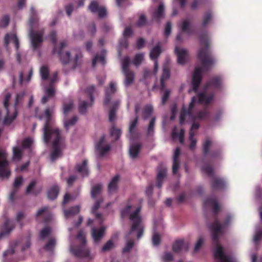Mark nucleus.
<instances>
[{"label":"nucleus","instance_id":"1","mask_svg":"<svg viewBox=\"0 0 262 262\" xmlns=\"http://www.w3.org/2000/svg\"><path fill=\"white\" fill-rule=\"evenodd\" d=\"M204 206L211 205L213 209V213L214 216V221L211 224L210 229L212 235L213 243L215 245L214 257L220 259V262H232L230 256L224 254L223 248L219 245V237L222 233V228L227 226L231 222V217L228 215L225 220L221 224L217 219V214L220 210L217 200L214 198H207L204 203Z\"/></svg>","mask_w":262,"mask_h":262},{"label":"nucleus","instance_id":"2","mask_svg":"<svg viewBox=\"0 0 262 262\" xmlns=\"http://www.w3.org/2000/svg\"><path fill=\"white\" fill-rule=\"evenodd\" d=\"M198 57L201 66L198 65L195 67L191 81L193 90L195 92L198 91L202 81V73L208 71L214 63L213 58L208 53L207 50H200Z\"/></svg>","mask_w":262,"mask_h":262},{"label":"nucleus","instance_id":"3","mask_svg":"<svg viewBox=\"0 0 262 262\" xmlns=\"http://www.w3.org/2000/svg\"><path fill=\"white\" fill-rule=\"evenodd\" d=\"M132 207V206L130 205L125 206L121 210L120 215L122 219L128 217L130 221L132 222L130 230L126 236L127 238L128 237L129 234H131L132 232H136L137 237L139 239L143 236L144 230V226L140 215L141 208V207H138L134 212H131Z\"/></svg>","mask_w":262,"mask_h":262},{"label":"nucleus","instance_id":"4","mask_svg":"<svg viewBox=\"0 0 262 262\" xmlns=\"http://www.w3.org/2000/svg\"><path fill=\"white\" fill-rule=\"evenodd\" d=\"M198 101H199V99L198 100L197 97L194 96L192 98L187 109L184 106L182 107L180 116V123L181 124L184 123L186 117H188L189 119L192 121H194L196 119L205 120L209 117V112L207 108L199 111L195 115L193 114L192 110Z\"/></svg>","mask_w":262,"mask_h":262},{"label":"nucleus","instance_id":"5","mask_svg":"<svg viewBox=\"0 0 262 262\" xmlns=\"http://www.w3.org/2000/svg\"><path fill=\"white\" fill-rule=\"evenodd\" d=\"M31 13L29 18V36L32 47L35 49L38 47L42 42L43 31L35 32L34 29L38 26V16L37 12L33 7H31Z\"/></svg>","mask_w":262,"mask_h":262},{"label":"nucleus","instance_id":"6","mask_svg":"<svg viewBox=\"0 0 262 262\" xmlns=\"http://www.w3.org/2000/svg\"><path fill=\"white\" fill-rule=\"evenodd\" d=\"M222 80L220 76H216L210 78L206 83L204 91L199 95V103L208 104L214 97L213 93H208L209 88L217 90L221 88Z\"/></svg>","mask_w":262,"mask_h":262},{"label":"nucleus","instance_id":"7","mask_svg":"<svg viewBox=\"0 0 262 262\" xmlns=\"http://www.w3.org/2000/svg\"><path fill=\"white\" fill-rule=\"evenodd\" d=\"M77 238L80 241L81 244L76 247L71 246L70 248L71 252L76 257H88L90 254V250L85 245V237L82 231L80 230L78 232Z\"/></svg>","mask_w":262,"mask_h":262},{"label":"nucleus","instance_id":"8","mask_svg":"<svg viewBox=\"0 0 262 262\" xmlns=\"http://www.w3.org/2000/svg\"><path fill=\"white\" fill-rule=\"evenodd\" d=\"M45 115L46 120L43 128V140L45 142L48 144L51 139L52 134H53L55 130H57V132L60 131L58 128H54L51 126V112L49 108L46 109Z\"/></svg>","mask_w":262,"mask_h":262},{"label":"nucleus","instance_id":"9","mask_svg":"<svg viewBox=\"0 0 262 262\" xmlns=\"http://www.w3.org/2000/svg\"><path fill=\"white\" fill-rule=\"evenodd\" d=\"M95 91V88L94 85L88 86L85 91V94L87 95L90 100V102L86 100H80L78 104V110L81 114H86L87 107L91 106L93 104L94 98V93Z\"/></svg>","mask_w":262,"mask_h":262},{"label":"nucleus","instance_id":"10","mask_svg":"<svg viewBox=\"0 0 262 262\" xmlns=\"http://www.w3.org/2000/svg\"><path fill=\"white\" fill-rule=\"evenodd\" d=\"M61 138L60 132H57V130L54 131V133L51 135V139H53V150L51 155L52 160L57 159L61 153L59 145Z\"/></svg>","mask_w":262,"mask_h":262},{"label":"nucleus","instance_id":"11","mask_svg":"<svg viewBox=\"0 0 262 262\" xmlns=\"http://www.w3.org/2000/svg\"><path fill=\"white\" fill-rule=\"evenodd\" d=\"M105 141V135H103L95 145V152L98 158L103 157L111 150V146L109 144L103 146Z\"/></svg>","mask_w":262,"mask_h":262},{"label":"nucleus","instance_id":"12","mask_svg":"<svg viewBox=\"0 0 262 262\" xmlns=\"http://www.w3.org/2000/svg\"><path fill=\"white\" fill-rule=\"evenodd\" d=\"M7 156V155L5 151L0 150V178H8L10 174Z\"/></svg>","mask_w":262,"mask_h":262},{"label":"nucleus","instance_id":"13","mask_svg":"<svg viewBox=\"0 0 262 262\" xmlns=\"http://www.w3.org/2000/svg\"><path fill=\"white\" fill-rule=\"evenodd\" d=\"M11 94L10 93H7L5 96L4 101V105L7 111V115L5 116L3 124L4 125H10L15 119L17 116V112L15 110L13 116L10 117L9 115L8 107L9 106V100L10 99Z\"/></svg>","mask_w":262,"mask_h":262},{"label":"nucleus","instance_id":"14","mask_svg":"<svg viewBox=\"0 0 262 262\" xmlns=\"http://www.w3.org/2000/svg\"><path fill=\"white\" fill-rule=\"evenodd\" d=\"M88 9L93 14L97 13L99 18H102L106 16L107 11L105 7L100 6L96 0H93L90 3Z\"/></svg>","mask_w":262,"mask_h":262},{"label":"nucleus","instance_id":"15","mask_svg":"<svg viewBox=\"0 0 262 262\" xmlns=\"http://www.w3.org/2000/svg\"><path fill=\"white\" fill-rule=\"evenodd\" d=\"M51 54L58 57L62 64L68 63L71 59V53L67 50H52Z\"/></svg>","mask_w":262,"mask_h":262},{"label":"nucleus","instance_id":"16","mask_svg":"<svg viewBox=\"0 0 262 262\" xmlns=\"http://www.w3.org/2000/svg\"><path fill=\"white\" fill-rule=\"evenodd\" d=\"M157 186L158 188H161L162 184L167 174V168L162 164H160L157 167Z\"/></svg>","mask_w":262,"mask_h":262},{"label":"nucleus","instance_id":"17","mask_svg":"<svg viewBox=\"0 0 262 262\" xmlns=\"http://www.w3.org/2000/svg\"><path fill=\"white\" fill-rule=\"evenodd\" d=\"M172 251L175 253L186 252L189 249V244L184 239L176 240L172 245Z\"/></svg>","mask_w":262,"mask_h":262},{"label":"nucleus","instance_id":"18","mask_svg":"<svg viewBox=\"0 0 262 262\" xmlns=\"http://www.w3.org/2000/svg\"><path fill=\"white\" fill-rule=\"evenodd\" d=\"M106 228L104 226L99 228L93 227L91 230V235L94 243H96L101 240L105 233Z\"/></svg>","mask_w":262,"mask_h":262},{"label":"nucleus","instance_id":"19","mask_svg":"<svg viewBox=\"0 0 262 262\" xmlns=\"http://www.w3.org/2000/svg\"><path fill=\"white\" fill-rule=\"evenodd\" d=\"M116 91V84L114 82H111L109 88L105 89V96L104 100L105 105H108L110 104Z\"/></svg>","mask_w":262,"mask_h":262},{"label":"nucleus","instance_id":"20","mask_svg":"<svg viewBox=\"0 0 262 262\" xmlns=\"http://www.w3.org/2000/svg\"><path fill=\"white\" fill-rule=\"evenodd\" d=\"M14 228V225L13 222L8 219L6 220L0 230V239L8 235Z\"/></svg>","mask_w":262,"mask_h":262},{"label":"nucleus","instance_id":"21","mask_svg":"<svg viewBox=\"0 0 262 262\" xmlns=\"http://www.w3.org/2000/svg\"><path fill=\"white\" fill-rule=\"evenodd\" d=\"M165 17V8L164 4L161 2L157 10L152 14V19L160 22Z\"/></svg>","mask_w":262,"mask_h":262},{"label":"nucleus","instance_id":"22","mask_svg":"<svg viewBox=\"0 0 262 262\" xmlns=\"http://www.w3.org/2000/svg\"><path fill=\"white\" fill-rule=\"evenodd\" d=\"M10 42L14 44V47L16 49H18L19 48V46L18 39L15 34L8 33L5 36L4 45L5 47L8 48V45Z\"/></svg>","mask_w":262,"mask_h":262},{"label":"nucleus","instance_id":"23","mask_svg":"<svg viewBox=\"0 0 262 262\" xmlns=\"http://www.w3.org/2000/svg\"><path fill=\"white\" fill-rule=\"evenodd\" d=\"M170 72L169 67L165 65L163 68V73L160 79L161 91H163L165 88V82L170 77Z\"/></svg>","mask_w":262,"mask_h":262},{"label":"nucleus","instance_id":"24","mask_svg":"<svg viewBox=\"0 0 262 262\" xmlns=\"http://www.w3.org/2000/svg\"><path fill=\"white\" fill-rule=\"evenodd\" d=\"M49 39L54 45L53 49H63L66 47L67 42L65 40H62L60 42L59 45H57L56 32L54 31H52L49 34Z\"/></svg>","mask_w":262,"mask_h":262},{"label":"nucleus","instance_id":"25","mask_svg":"<svg viewBox=\"0 0 262 262\" xmlns=\"http://www.w3.org/2000/svg\"><path fill=\"white\" fill-rule=\"evenodd\" d=\"M75 169L83 177L88 176L89 171L88 167V161L84 160L82 163L76 164Z\"/></svg>","mask_w":262,"mask_h":262},{"label":"nucleus","instance_id":"26","mask_svg":"<svg viewBox=\"0 0 262 262\" xmlns=\"http://www.w3.org/2000/svg\"><path fill=\"white\" fill-rule=\"evenodd\" d=\"M174 52L178 57V63L182 65L185 64L188 59L187 50H174Z\"/></svg>","mask_w":262,"mask_h":262},{"label":"nucleus","instance_id":"27","mask_svg":"<svg viewBox=\"0 0 262 262\" xmlns=\"http://www.w3.org/2000/svg\"><path fill=\"white\" fill-rule=\"evenodd\" d=\"M189 35H187L186 32L179 30L176 37L175 47L174 49H183L179 46L182 43Z\"/></svg>","mask_w":262,"mask_h":262},{"label":"nucleus","instance_id":"28","mask_svg":"<svg viewBox=\"0 0 262 262\" xmlns=\"http://www.w3.org/2000/svg\"><path fill=\"white\" fill-rule=\"evenodd\" d=\"M211 186L213 189L219 190L223 189L225 187V184L222 179L219 177H213Z\"/></svg>","mask_w":262,"mask_h":262},{"label":"nucleus","instance_id":"29","mask_svg":"<svg viewBox=\"0 0 262 262\" xmlns=\"http://www.w3.org/2000/svg\"><path fill=\"white\" fill-rule=\"evenodd\" d=\"M120 180L119 175H116L108 185V192L110 194L116 192L118 189V184Z\"/></svg>","mask_w":262,"mask_h":262},{"label":"nucleus","instance_id":"30","mask_svg":"<svg viewBox=\"0 0 262 262\" xmlns=\"http://www.w3.org/2000/svg\"><path fill=\"white\" fill-rule=\"evenodd\" d=\"M125 76V79H124V84L126 86H128L134 81V80L135 79V74L134 73L128 70L126 71L122 72Z\"/></svg>","mask_w":262,"mask_h":262},{"label":"nucleus","instance_id":"31","mask_svg":"<svg viewBox=\"0 0 262 262\" xmlns=\"http://www.w3.org/2000/svg\"><path fill=\"white\" fill-rule=\"evenodd\" d=\"M102 202H103L102 198H100V199L97 200L95 201V202L92 208V212L94 214H95L96 218L97 219L99 220L101 222H102V220H101L102 215L100 213H97V211L100 207V204H101V203Z\"/></svg>","mask_w":262,"mask_h":262},{"label":"nucleus","instance_id":"32","mask_svg":"<svg viewBox=\"0 0 262 262\" xmlns=\"http://www.w3.org/2000/svg\"><path fill=\"white\" fill-rule=\"evenodd\" d=\"M59 188L57 185L52 186L47 191L49 199L53 200L56 199L59 193Z\"/></svg>","mask_w":262,"mask_h":262},{"label":"nucleus","instance_id":"33","mask_svg":"<svg viewBox=\"0 0 262 262\" xmlns=\"http://www.w3.org/2000/svg\"><path fill=\"white\" fill-rule=\"evenodd\" d=\"M180 31L185 32L187 35H190L193 33V31L191 29V23L187 19L182 20Z\"/></svg>","mask_w":262,"mask_h":262},{"label":"nucleus","instance_id":"34","mask_svg":"<svg viewBox=\"0 0 262 262\" xmlns=\"http://www.w3.org/2000/svg\"><path fill=\"white\" fill-rule=\"evenodd\" d=\"M102 191V185L98 183L94 185L91 189V196L93 199H96Z\"/></svg>","mask_w":262,"mask_h":262},{"label":"nucleus","instance_id":"35","mask_svg":"<svg viewBox=\"0 0 262 262\" xmlns=\"http://www.w3.org/2000/svg\"><path fill=\"white\" fill-rule=\"evenodd\" d=\"M141 147L140 143L133 144L129 147V154L132 158L135 159L138 156L139 151Z\"/></svg>","mask_w":262,"mask_h":262},{"label":"nucleus","instance_id":"36","mask_svg":"<svg viewBox=\"0 0 262 262\" xmlns=\"http://www.w3.org/2000/svg\"><path fill=\"white\" fill-rule=\"evenodd\" d=\"M128 234V233L125 235V238L127 240L125 246L122 250V253L123 254L129 253L132 249L133 248L135 244V241L134 239H129V236L130 234H129L128 237L127 238L126 236Z\"/></svg>","mask_w":262,"mask_h":262},{"label":"nucleus","instance_id":"37","mask_svg":"<svg viewBox=\"0 0 262 262\" xmlns=\"http://www.w3.org/2000/svg\"><path fill=\"white\" fill-rule=\"evenodd\" d=\"M119 103V101H116L114 102L113 106L110 109L108 119L111 122H113L116 118V111L118 109Z\"/></svg>","mask_w":262,"mask_h":262},{"label":"nucleus","instance_id":"38","mask_svg":"<svg viewBox=\"0 0 262 262\" xmlns=\"http://www.w3.org/2000/svg\"><path fill=\"white\" fill-rule=\"evenodd\" d=\"M200 40L201 45L204 47V49H208L210 48L211 40L206 33H203L200 35Z\"/></svg>","mask_w":262,"mask_h":262},{"label":"nucleus","instance_id":"39","mask_svg":"<svg viewBox=\"0 0 262 262\" xmlns=\"http://www.w3.org/2000/svg\"><path fill=\"white\" fill-rule=\"evenodd\" d=\"M212 145V141L209 138H207L203 143V151L205 156H207L209 154L210 148Z\"/></svg>","mask_w":262,"mask_h":262},{"label":"nucleus","instance_id":"40","mask_svg":"<svg viewBox=\"0 0 262 262\" xmlns=\"http://www.w3.org/2000/svg\"><path fill=\"white\" fill-rule=\"evenodd\" d=\"M74 107L73 101L71 100L68 102H64L63 103L62 112L64 115H67L68 114L73 110Z\"/></svg>","mask_w":262,"mask_h":262},{"label":"nucleus","instance_id":"41","mask_svg":"<svg viewBox=\"0 0 262 262\" xmlns=\"http://www.w3.org/2000/svg\"><path fill=\"white\" fill-rule=\"evenodd\" d=\"M39 72L41 79L43 80L46 81L48 79L49 76V69L47 66L44 65L41 66L40 68Z\"/></svg>","mask_w":262,"mask_h":262},{"label":"nucleus","instance_id":"42","mask_svg":"<svg viewBox=\"0 0 262 262\" xmlns=\"http://www.w3.org/2000/svg\"><path fill=\"white\" fill-rule=\"evenodd\" d=\"M80 211V207L79 206H75L72 207L70 209L64 211V215L67 217L74 215Z\"/></svg>","mask_w":262,"mask_h":262},{"label":"nucleus","instance_id":"43","mask_svg":"<svg viewBox=\"0 0 262 262\" xmlns=\"http://www.w3.org/2000/svg\"><path fill=\"white\" fill-rule=\"evenodd\" d=\"M153 112V107L151 105H146L142 112V118L144 120L147 119L151 115Z\"/></svg>","mask_w":262,"mask_h":262},{"label":"nucleus","instance_id":"44","mask_svg":"<svg viewBox=\"0 0 262 262\" xmlns=\"http://www.w3.org/2000/svg\"><path fill=\"white\" fill-rule=\"evenodd\" d=\"M97 62H100L103 65L105 64V60L104 53L101 55L98 54L96 55L92 61L93 67H94Z\"/></svg>","mask_w":262,"mask_h":262},{"label":"nucleus","instance_id":"45","mask_svg":"<svg viewBox=\"0 0 262 262\" xmlns=\"http://www.w3.org/2000/svg\"><path fill=\"white\" fill-rule=\"evenodd\" d=\"M131 62L130 59L128 56H125L121 60L122 71V72L130 70L129 69V64Z\"/></svg>","mask_w":262,"mask_h":262},{"label":"nucleus","instance_id":"46","mask_svg":"<svg viewBox=\"0 0 262 262\" xmlns=\"http://www.w3.org/2000/svg\"><path fill=\"white\" fill-rule=\"evenodd\" d=\"M23 156V151L18 147H14L13 148V159L17 161H19Z\"/></svg>","mask_w":262,"mask_h":262},{"label":"nucleus","instance_id":"47","mask_svg":"<svg viewBox=\"0 0 262 262\" xmlns=\"http://www.w3.org/2000/svg\"><path fill=\"white\" fill-rule=\"evenodd\" d=\"M121 133V130L119 128H116L114 125L112 126L110 130V135L112 137H114L115 140H118L119 139Z\"/></svg>","mask_w":262,"mask_h":262},{"label":"nucleus","instance_id":"48","mask_svg":"<svg viewBox=\"0 0 262 262\" xmlns=\"http://www.w3.org/2000/svg\"><path fill=\"white\" fill-rule=\"evenodd\" d=\"M51 233V228L49 226H46L43 228L39 233L40 238L44 239L50 235Z\"/></svg>","mask_w":262,"mask_h":262},{"label":"nucleus","instance_id":"49","mask_svg":"<svg viewBox=\"0 0 262 262\" xmlns=\"http://www.w3.org/2000/svg\"><path fill=\"white\" fill-rule=\"evenodd\" d=\"M144 59V54L143 53L137 54L132 60L133 64L136 67H138L143 61Z\"/></svg>","mask_w":262,"mask_h":262},{"label":"nucleus","instance_id":"50","mask_svg":"<svg viewBox=\"0 0 262 262\" xmlns=\"http://www.w3.org/2000/svg\"><path fill=\"white\" fill-rule=\"evenodd\" d=\"M78 118L77 116H74L72 118L64 120V126L67 130H69L70 127L73 126L77 121Z\"/></svg>","mask_w":262,"mask_h":262},{"label":"nucleus","instance_id":"51","mask_svg":"<svg viewBox=\"0 0 262 262\" xmlns=\"http://www.w3.org/2000/svg\"><path fill=\"white\" fill-rule=\"evenodd\" d=\"M36 185V182L35 181H32L26 189V193H32L34 195H36L38 194L41 190L40 189L38 191H33V189L34 188Z\"/></svg>","mask_w":262,"mask_h":262},{"label":"nucleus","instance_id":"52","mask_svg":"<svg viewBox=\"0 0 262 262\" xmlns=\"http://www.w3.org/2000/svg\"><path fill=\"white\" fill-rule=\"evenodd\" d=\"M156 118L155 117H152L151 119L147 131V134L148 136H150L154 133V127L155 125Z\"/></svg>","mask_w":262,"mask_h":262},{"label":"nucleus","instance_id":"53","mask_svg":"<svg viewBox=\"0 0 262 262\" xmlns=\"http://www.w3.org/2000/svg\"><path fill=\"white\" fill-rule=\"evenodd\" d=\"M10 23V17L8 15H4L0 19V28L7 27Z\"/></svg>","mask_w":262,"mask_h":262},{"label":"nucleus","instance_id":"54","mask_svg":"<svg viewBox=\"0 0 262 262\" xmlns=\"http://www.w3.org/2000/svg\"><path fill=\"white\" fill-rule=\"evenodd\" d=\"M195 134V132H189V140L191 141V143L189 145V148L193 150L195 148L196 140L194 138V136Z\"/></svg>","mask_w":262,"mask_h":262},{"label":"nucleus","instance_id":"55","mask_svg":"<svg viewBox=\"0 0 262 262\" xmlns=\"http://www.w3.org/2000/svg\"><path fill=\"white\" fill-rule=\"evenodd\" d=\"M23 241L24 244L21 246V251H24L26 249H28L31 245V236L30 235L25 238Z\"/></svg>","mask_w":262,"mask_h":262},{"label":"nucleus","instance_id":"56","mask_svg":"<svg viewBox=\"0 0 262 262\" xmlns=\"http://www.w3.org/2000/svg\"><path fill=\"white\" fill-rule=\"evenodd\" d=\"M114 246V242L112 240L110 239L108 241L102 248L101 251L102 252H106L112 249Z\"/></svg>","mask_w":262,"mask_h":262},{"label":"nucleus","instance_id":"57","mask_svg":"<svg viewBox=\"0 0 262 262\" xmlns=\"http://www.w3.org/2000/svg\"><path fill=\"white\" fill-rule=\"evenodd\" d=\"M55 243L56 242L54 239H50L44 246V249L47 251H51L53 249Z\"/></svg>","mask_w":262,"mask_h":262},{"label":"nucleus","instance_id":"58","mask_svg":"<svg viewBox=\"0 0 262 262\" xmlns=\"http://www.w3.org/2000/svg\"><path fill=\"white\" fill-rule=\"evenodd\" d=\"M138 116H136L135 118L132 121L130 124L129 127V133L130 135H133L134 131L138 124Z\"/></svg>","mask_w":262,"mask_h":262},{"label":"nucleus","instance_id":"59","mask_svg":"<svg viewBox=\"0 0 262 262\" xmlns=\"http://www.w3.org/2000/svg\"><path fill=\"white\" fill-rule=\"evenodd\" d=\"M212 18V14L210 11H207L205 13L203 20V27H206L210 20Z\"/></svg>","mask_w":262,"mask_h":262},{"label":"nucleus","instance_id":"60","mask_svg":"<svg viewBox=\"0 0 262 262\" xmlns=\"http://www.w3.org/2000/svg\"><path fill=\"white\" fill-rule=\"evenodd\" d=\"M25 93L24 92L17 94L15 100L14 106L16 107L17 105L21 103L23 98L25 96Z\"/></svg>","mask_w":262,"mask_h":262},{"label":"nucleus","instance_id":"61","mask_svg":"<svg viewBox=\"0 0 262 262\" xmlns=\"http://www.w3.org/2000/svg\"><path fill=\"white\" fill-rule=\"evenodd\" d=\"M171 32V24L170 21L167 22L165 29H164V35L165 37L167 38Z\"/></svg>","mask_w":262,"mask_h":262},{"label":"nucleus","instance_id":"62","mask_svg":"<svg viewBox=\"0 0 262 262\" xmlns=\"http://www.w3.org/2000/svg\"><path fill=\"white\" fill-rule=\"evenodd\" d=\"M33 143V140L30 138H26L22 141V146L24 148H29Z\"/></svg>","mask_w":262,"mask_h":262},{"label":"nucleus","instance_id":"63","mask_svg":"<svg viewBox=\"0 0 262 262\" xmlns=\"http://www.w3.org/2000/svg\"><path fill=\"white\" fill-rule=\"evenodd\" d=\"M162 50H150V58L153 60H157L158 57L161 53Z\"/></svg>","mask_w":262,"mask_h":262},{"label":"nucleus","instance_id":"64","mask_svg":"<svg viewBox=\"0 0 262 262\" xmlns=\"http://www.w3.org/2000/svg\"><path fill=\"white\" fill-rule=\"evenodd\" d=\"M45 93L52 98L53 97L55 94V89L53 86L50 84L48 88L45 90Z\"/></svg>","mask_w":262,"mask_h":262}]
</instances>
